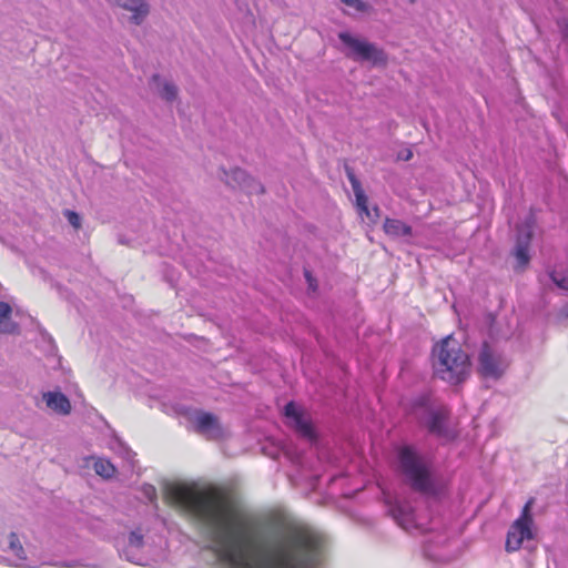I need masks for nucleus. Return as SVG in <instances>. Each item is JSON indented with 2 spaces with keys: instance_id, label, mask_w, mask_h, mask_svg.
Returning <instances> with one entry per match:
<instances>
[{
  "instance_id": "23",
  "label": "nucleus",
  "mask_w": 568,
  "mask_h": 568,
  "mask_svg": "<svg viewBox=\"0 0 568 568\" xmlns=\"http://www.w3.org/2000/svg\"><path fill=\"white\" fill-rule=\"evenodd\" d=\"M304 276H305V280L308 284V288L313 292H316L317 290V281L316 278L312 275L311 271L305 268L304 270Z\"/></svg>"
},
{
  "instance_id": "27",
  "label": "nucleus",
  "mask_w": 568,
  "mask_h": 568,
  "mask_svg": "<svg viewBox=\"0 0 568 568\" xmlns=\"http://www.w3.org/2000/svg\"><path fill=\"white\" fill-rule=\"evenodd\" d=\"M152 80H153L154 82H158V81L160 80V77H159L158 74H155V75H153Z\"/></svg>"
},
{
  "instance_id": "25",
  "label": "nucleus",
  "mask_w": 568,
  "mask_h": 568,
  "mask_svg": "<svg viewBox=\"0 0 568 568\" xmlns=\"http://www.w3.org/2000/svg\"><path fill=\"white\" fill-rule=\"evenodd\" d=\"M149 490H150V493L148 491V495L150 496V498L154 497L155 496V489L152 486H150Z\"/></svg>"
},
{
  "instance_id": "15",
  "label": "nucleus",
  "mask_w": 568,
  "mask_h": 568,
  "mask_svg": "<svg viewBox=\"0 0 568 568\" xmlns=\"http://www.w3.org/2000/svg\"><path fill=\"white\" fill-rule=\"evenodd\" d=\"M226 182L229 184L234 182V184L239 185L240 187L246 189L248 193H252L254 191L260 193L264 192L263 186L260 184H256L255 189L252 187L251 183H253L254 181L246 174L245 171L239 168L232 170L230 174H226Z\"/></svg>"
},
{
  "instance_id": "22",
  "label": "nucleus",
  "mask_w": 568,
  "mask_h": 568,
  "mask_svg": "<svg viewBox=\"0 0 568 568\" xmlns=\"http://www.w3.org/2000/svg\"><path fill=\"white\" fill-rule=\"evenodd\" d=\"M342 2L357 12H365L368 9V6L362 0H342Z\"/></svg>"
},
{
  "instance_id": "8",
  "label": "nucleus",
  "mask_w": 568,
  "mask_h": 568,
  "mask_svg": "<svg viewBox=\"0 0 568 568\" xmlns=\"http://www.w3.org/2000/svg\"><path fill=\"white\" fill-rule=\"evenodd\" d=\"M346 176L352 185L354 195H355V204L358 210V213L362 217H366L372 224H376L379 216L381 210L377 205H375L372 210L368 207V197L366 196L359 180L356 178L352 168H345Z\"/></svg>"
},
{
  "instance_id": "13",
  "label": "nucleus",
  "mask_w": 568,
  "mask_h": 568,
  "mask_svg": "<svg viewBox=\"0 0 568 568\" xmlns=\"http://www.w3.org/2000/svg\"><path fill=\"white\" fill-rule=\"evenodd\" d=\"M384 233L393 239L410 236L413 229L407 223L398 219L386 217L383 223Z\"/></svg>"
},
{
  "instance_id": "5",
  "label": "nucleus",
  "mask_w": 568,
  "mask_h": 568,
  "mask_svg": "<svg viewBox=\"0 0 568 568\" xmlns=\"http://www.w3.org/2000/svg\"><path fill=\"white\" fill-rule=\"evenodd\" d=\"M535 498L530 497L524 505L520 516L511 524L506 538L505 548L508 552L521 548L524 540L534 539V517L531 514Z\"/></svg>"
},
{
  "instance_id": "17",
  "label": "nucleus",
  "mask_w": 568,
  "mask_h": 568,
  "mask_svg": "<svg viewBox=\"0 0 568 568\" xmlns=\"http://www.w3.org/2000/svg\"><path fill=\"white\" fill-rule=\"evenodd\" d=\"M93 468L99 476L106 479L112 478L116 471L113 464L105 458H97L93 464Z\"/></svg>"
},
{
  "instance_id": "12",
  "label": "nucleus",
  "mask_w": 568,
  "mask_h": 568,
  "mask_svg": "<svg viewBox=\"0 0 568 568\" xmlns=\"http://www.w3.org/2000/svg\"><path fill=\"white\" fill-rule=\"evenodd\" d=\"M43 399L49 408L60 415H69L72 406L69 398L61 392H48L43 394Z\"/></svg>"
},
{
  "instance_id": "2",
  "label": "nucleus",
  "mask_w": 568,
  "mask_h": 568,
  "mask_svg": "<svg viewBox=\"0 0 568 568\" xmlns=\"http://www.w3.org/2000/svg\"><path fill=\"white\" fill-rule=\"evenodd\" d=\"M435 374L453 385L463 383L470 374V359L452 336L442 339L433 349Z\"/></svg>"
},
{
  "instance_id": "6",
  "label": "nucleus",
  "mask_w": 568,
  "mask_h": 568,
  "mask_svg": "<svg viewBox=\"0 0 568 568\" xmlns=\"http://www.w3.org/2000/svg\"><path fill=\"white\" fill-rule=\"evenodd\" d=\"M339 40L351 50L348 57L354 60L368 61L373 65H386L388 58L385 51L376 44L358 39L348 32H341Z\"/></svg>"
},
{
  "instance_id": "16",
  "label": "nucleus",
  "mask_w": 568,
  "mask_h": 568,
  "mask_svg": "<svg viewBox=\"0 0 568 568\" xmlns=\"http://www.w3.org/2000/svg\"><path fill=\"white\" fill-rule=\"evenodd\" d=\"M11 306L0 301V334H12L18 331V325L11 322Z\"/></svg>"
},
{
  "instance_id": "10",
  "label": "nucleus",
  "mask_w": 568,
  "mask_h": 568,
  "mask_svg": "<svg viewBox=\"0 0 568 568\" xmlns=\"http://www.w3.org/2000/svg\"><path fill=\"white\" fill-rule=\"evenodd\" d=\"M195 428L209 439H217L222 436V428L215 415L201 412L195 417Z\"/></svg>"
},
{
  "instance_id": "19",
  "label": "nucleus",
  "mask_w": 568,
  "mask_h": 568,
  "mask_svg": "<svg viewBox=\"0 0 568 568\" xmlns=\"http://www.w3.org/2000/svg\"><path fill=\"white\" fill-rule=\"evenodd\" d=\"M9 547L17 557H19V558L23 557V554H24L23 547L19 540L18 535L14 532H11L9 535Z\"/></svg>"
},
{
  "instance_id": "18",
  "label": "nucleus",
  "mask_w": 568,
  "mask_h": 568,
  "mask_svg": "<svg viewBox=\"0 0 568 568\" xmlns=\"http://www.w3.org/2000/svg\"><path fill=\"white\" fill-rule=\"evenodd\" d=\"M549 277L551 281L561 290L568 291V271L566 272H556L551 271L549 273Z\"/></svg>"
},
{
  "instance_id": "1",
  "label": "nucleus",
  "mask_w": 568,
  "mask_h": 568,
  "mask_svg": "<svg viewBox=\"0 0 568 568\" xmlns=\"http://www.w3.org/2000/svg\"><path fill=\"white\" fill-rule=\"evenodd\" d=\"M164 499L190 514L214 534L223 546L221 558L232 568H316L320 538L304 527L288 528L285 536L273 544L260 558L250 564L242 549L251 544L254 520L242 513L231 494L210 485L203 488L172 484L164 490Z\"/></svg>"
},
{
  "instance_id": "24",
  "label": "nucleus",
  "mask_w": 568,
  "mask_h": 568,
  "mask_svg": "<svg viewBox=\"0 0 568 568\" xmlns=\"http://www.w3.org/2000/svg\"><path fill=\"white\" fill-rule=\"evenodd\" d=\"M129 542L132 546L141 547L143 545V536L138 531H132L129 536Z\"/></svg>"
},
{
  "instance_id": "3",
  "label": "nucleus",
  "mask_w": 568,
  "mask_h": 568,
  "mask_svg": "<svg viewBox=\"0 0 568 568\" xmlns=\"http://www.w3.org/2000/svg\"><path fill=\"white\" fill-rule=\"evenodd\" d=\"M398 462L402 474L415 491L422 494L434 493L430 470L412 447L405 446L399 449Z\"/></svg>"
},
{
  "instance_id": "11",
  "label": "nucleus",
  "mask_w": 568,
  "mask_h": 568,
  "mask_svg": "<svg viewBox=\"0 0 568 568\" xmlns=\"http://www.w3.org/2000/svg\"><path fill=\"white\" fill-rule=\"evenodd\" d=\"M532 237V232L528 229L525 233L519 232L517 237L514 255L516 257V270L523 271L530 262L529 246Z\"/></svg>"
},
{
  "instance_id": "14",
  "label": "nucleus",
  "mask_w": 568,
  "mask_h": 568,
  "mask_svg": "<svg viewBox=\"0 0 568 568\" xmlns=\"http://www.w3.org/2000/svg\"><path fill=\"white\" fill-rule=\"evenodd\" d=\"M116 3L133 14L131 20L135 24H140L143 19L149 14V6L143 0H115Z\"/></svg>"
},
{
  "instance_id": "26",
  "label": "nucleus",
  "mask_w": 568,
  "mask_h": 568,
  "mask_svg": "<svg viewBox=\"0 0 568 568\" xmlns=\"http://www.w3.org/2000/svg\"><path fill=\"white\" fill-rule=\"evenodd\" d=\"M412 156H413V153H412V151H409V150H408V151H407V153H405V160H406V161H407V160H410V159H412Z\"/></svg>"
},
{
  "instance_id": "21",
  "label": "nucleus",
  "mask_w": 568,
  "mask_h": 568,
  "mask_svg": "<svg viewBox=\"0 0 568 568\" xmlns=\"http://www.w3.org/2000/svg\"><path fill=\"white\" fill-rule=\"evenodd\" d=\"M64 216L68 219V222L75 229L79 230L81 227V219L80 215L71 210H67L64 212Z\"/></svg>"
},
{
  "instance_id": "4",
  "label": "nucleus",
  "mask_w": 568,
  "mask_h": 568,
  "mask_svg": "<svg viewBox=\"0 0 568 568\" xmlns=\"http://www.w3.org/2000/svg\"><path fill=\"white\" fill-rule=\"evenodd\" d=\"M412 412L422 423H425L430 433L444 434L449 410L443 405L435 406L430 395L424 394L417 397L412 404Z\"/></svg>"
},
{
  "instance_id": "9",
  "label": "nucleus",
  "mask_w": 568,
  "mask_h": 568,
  "mask_svg": "<svg viewBox=\"0 0 568 568\" xmlns=\"http://www.w3.org/2000/svg\"><path fill=\"white\" fill-rule=\"evenodd\" d=\"M284 414L290 420V426L293 427L302 437L308 440L315 439L312 423L304 417L303 413L297 408L294 402H290L285 405Z\"/></svg>"
},
{
  "instance_id": "20",
  "label": "nucleus",
  "mask_w": 568,
  "mask_h": 568,
  "mask_svg": "<svg viewBox=\"0 0 568 568\" xmlns=\"http://www.w3.org/2000/svg\"><path fill=\"white\" fill-rule=\"evenodd\" d=\"M160 94L166 101H173L178 97V89L172 83H164Z\"/></svg>"
},
{
  "instance_id": "7",
  "label": "nucleus",
  "mask_w": 568,
  "mask_h": 568,
  "mask_svg": "<svg viewBox=\"0 0 568 568\" xmlns=\"http://www.w3.org/2000/svg\"><path fill=\"white\" fill-rule=\"evenodd\" d=\"M507 365L488 343H483L478 354V373L485 378H499Z\"/></svg>"
}]
</instances>
